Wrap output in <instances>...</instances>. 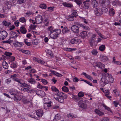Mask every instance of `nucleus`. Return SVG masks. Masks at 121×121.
I'll use <instances>...</instances> for the list:
<instances>
[{
    "label": "nucleus",
    "instance_id": "32",
    "mask_svg": "<svg viewBox=\"0 0 121 121\" xmlns=\"http://www.w3.org/2000/svg\"><path fill=\"white\" fill-rule=\"evenodd\" d=\"M96 66L99 68L104 67V65L100 62H98L96 63Z\"/></svg>",
    "mask_w": 121,
    "mask_h": 121
},
{
    "label": "nucleus",
    "instance_id": "14",
    "mask_svg": "<svg viewBox=\"0 0 121 121\" xmlns=\"http://www.w3.org/2000/svg\"><path fill=\"white\" fill-rule=\"evenodd\" d=\"M100 60L103 62H105L108 60L107 57L103 55H101L100 57Z\"/></svg>",
    "mask_w": 121,
    "mask_h": 121
},
{
    "label": "nucleus",
    "instance_id": "50",
    "mask_svg": "<svg viewBox=\"0 0 121 121\" xmlns=\"http://www.w3.org/2000/svg\"><path fill=\"white\" fill-rule=\"evenodd\" d=\"M15 57L13 56H9L8 58V60L10 61H13L15 59Z\"/></svg>",
    "mask_w": 121,
    "mask_h": 121
},
{
    "label": "nucleus",
    "instance_id": "19",
    "mask_svg": "<svg viewBox=\"0 0 121 121\" xmlns=\"http://www.w3.org/2000/svg\"><path fill=\"white\" fill-rule=\"evenodd\" d=\"M10 34L11 35L10 39L13 38L15 39L18 36V35L17 34L14 32L11 31L10 32Z\"/></svg>",
    "mask_w": 121,
    "mask_h": 121
},
{
    "label": "nucleus",
    "instance_id": "3",
    "mask_svg": "<svg viewBox=\"0 0 121 121\" xmlns=\"http://www.w3.org/2000/svg\"><path fill=\"white\" fill-rule=\"evenodd\" d=\"M91 1L90 0L85 1L83 2L82 4L83 8L85 9H88L89 8Z\"/></svg>",
    "mask_w": 121,
    "mask_h": 121
},
{
    "label": "nucleus",
    "instance_id": "34",
    "mask_svg": "<svg viewBox=\"0 0 121 121\" xmlns=\"http://www.w3.org/2000/svg\"><path fill=\"white\" fill-rule=\"evenodd\" d=\"M81 41L80 40L76 39H72L70 41V43L72 44H74L76 42Z\"/></svg>",
    "mask_w": 121,
    "mask_h": 121
},
{
    "label": "nucleus",
    "instance_id": "44",
    "mask_svg": "<svg viewBox=\"0 0 121 121\" xmlns=\"http://www.w3.org/2000/svg\"><path fill=\"white\" fill-rule=\"evenodd\" d=\"M63 5L65 6L66 7H69L70 8H71L72 7V4H70L66 2H64L63 3Z\"/></svg>",
    "mask_w": 121,
    "mask_h": 121
},
{
    "label": "nucleus",
    "instance_id": "4",
    "mask_svg": "<svg viewBox=\"0 0 121 121\" xmlns=\"http://www.w3.org/2000/svg\"><path fill=\"white\" fill-rule=\"evenodd\" d=\"M100 4L102 6H107L109 5L110 1L109 0H102Z\"/></svg>",
    "mask_w": 121,
    "mask_h": 121
},
{
    "label": "nucleus",
    "instance_id": "29",
    "mask_svg": "<svg viewBox=\"0 0 121 121\" xmlns=\"http://www.w3.org/2000/svg\"><path fill=\"white\" fill-rule=\"evenodd\" d=\"M67 117L69 118H73L77 117V116L75 115H74L72 113H70L67 115Z\"/></svg>",
    "mask_w": 121,
    "mask_h": 121
},
{
    "label": "nucleus",
    "instance_id": "21",
    "mask_svg": "<svg viewBox=\"0 0 121 121\" xmlns=\"http://www.w3.org/2000/svg\"><path fill=\"white\" fill-rule=\"evenodd\" d=\"M28 82L31 84H34L36 83V81L35 79L32 78H30L28 79L27 80Z\"/></svg>",
    "mask_w": 121,
    "mask_h": 121
},
{
    "label": "nucleus",
    "instance_id": "30",
    "mask_svg": "<svg viewBox=\"0 0 121 121\" xmlns=\"http://www.w3.org/2000/svg\"><path fill=\"white\" fill-rule=\"evenodd\" d=\"M87 32L86 31H82L80 34V36L83 38L87 36Z\"/></svg>",
    "mask_w": 121,
    "mask_h": 121
},
{
    "label": "nucleus",
    "instance_id": "10",
    "mask_svg": "<svg viewBox=\"0 0 121 121\" xmlns=\"http://www.w3.org/2000/svg\"><path fill=\"white\" fill-rule=\"evenodd\" d=\"M36 113L37 116L39 117H41L43 114V110L42 109H39L37 110Z\"/></svg>",
    "mask_w": 121,
    "mask_h": 121
},
{
    "label": "nucleus",
    "instance_id": "37",
    "mask_svg": "<svg viewBox=\"0 0 121 121\" xmlns=\"http://www.w3.org/2000/svg\"><path fill=\"white\" fill-rule=\"evenodd\" d=\"M107 77L109 79V82L111 83H112L113 82L114 79L112 78V76L111 75L108 74Z\"/></svg>",
    "mask_w": 121,
    "mask_h": 121
},
{
    "label": "nucleus",
    "instance_id": "11",
    "mask_svg": "<svg viewBox=\"0 0 121 121\" xmlns=\"http://www.w3.org/2000/svg\"><path fill=\"white\" fill-rule=\"evenodd\" d=\"M100 82L101 83L103 82V85L105 86V85L108 83L109 82L108 81L107 79L105 77H103L101 78Z\"/></svg>",
    "mask_w": 121,
    "mask_h": 121
},
{
    "label": "nucleus",
    "instance_id": "13",
    "mask_svg": "<svg viewBox=\"0 0 121 121\" xmlns=\"http://www.w3.org/2000/svg\"><path fill=\"white\" fill-rule=\"evenodd\" d=\"M71 30L74 32H78L79 30L78 27L75 25L73 26L71 28Z\"/></svg>",
    "mask_w": 121,
    "mask_h": 121
},
{
    "label": "nucleus",
    "instance_id": "45",
    "mask_svg": "<svg viewBox=\"0 0 121 121\" xmlns=\"http://www.w3.org/2000/svg\"><path fill=\"white\" fill-rule=\"evenodd\" d=\"M62 91L65 92H67L69 91L68 88L65 86H63L62 88Z\"/></svg>",
    "mask_w": 121,
    "mask_h": 121
},
{
    "label": "nucleus",
    "instance_id": "8",
    "mask_svg": "<svg viewBox=\"0 0 121 121\" xmlns=\"http://www.w3.org/2000/svg\"><path fill=\"white\" fill-rule=\"evenodd\" d=\"M94 11L96 15L99 16L102 15V12L101 8H95Z\"/></svg>",
    "mask_w": 121,
    "mask_h": 121
},
{
    "label": "nucleus",
    "instance_id": "51",
    "mask_svg": "<svg viewBox=\"0 0 121 121\" xmlns=\"http://www.w3.org/2000/svg\"><path fill=\"white\" fill-rule=\"evenodd\" d=\"M46 7V5L44 4H41L39 5V7L42 9H45Z\"/></svg>",
    "mask_w": 121,
    "mask_h": 121
},
{
    "label": "nucleus",
    "instance_id": "25",
    "mask_svg": "<svg viewBox=\"0 0 121 121\" xmlns=\"http://www.w3.org/2000/svg\"><path fill=\"white\" fill-rule=\"evenodd\" d=\"M76 24L79 26L80 27H82L83 28L86 30H88L89 29V28L87 26H85L82 24H79L78 22H76Z\"/></svg>",
    "mask_w": 121,
    "mask_h": 121
},
{
    "label": "nucleus",
    "instance_id": "24",
    "mask_svg": "<svg viewBox=\"0 0 121 121\" xmlns=\"http://www.w3.org/2000/svg\"><path fill=\"white\" fill-rule=\"evenodd\" d=\"M3 25L8 27H10L11 26V23L9 22H8L5 21H4L2 22Z\"/></svg>",
    "mask_w": 121,
    "mask_h": 121
},
{
    "label": "nucleus",
    "instance_id": "56",
    "mask_svg": "<svg viewBox=\"0 0 121 121\" xmlns=\"http://www.w3.org/2000/svg\"><path fill=\"white\" fill-rule=\"evenodd\" d=\"M20 21L22 23L25 22H26V20L24 17L20 18Z\"/></svg>",
    "mask_w": 121,
    "mask_h": 121
},
{
    "label": "nucleus",
    "instance_id": "31",
    "mask_svg": "<svg viewBox=\"0 0 121 121\" xmlns=\"http://www.w3.org/2000/svg\"><path fill=\"white\" fill-rule=\"evenodd\" d=\"M109 14L111 16H112L115 14L114 10L113 8H111L109 11Z\"/></svg>",
    "mask_w": 121,
    "mask_h": 121
},
{
    "label": "nucleus",
    "instance_id": "48",
    "mask_svg": "<svg viewBox=\"0 0 121 121\" xmlns=\"http://www.w3.org/2000/svg\"><path fill=\"white\" fill-rule=\"evenodd\" d=\"M90 43L91 46H93V44L95 42V39L92 38H91L90 40Z\"/></svg>",
    "mask_w": 121,
    "mask_h": 121
},
{
    "label": "nucleus",
    "instance_id": "28",
    "mask_svg": "<svg viewBox=\"0 0 121 121\" xmlns=\"http://www.w3.org/2000/svg\"><path fill=\"white\" fill-rule=\"evenodd\" d=\"M74 17L72 14H71L66 17V19L69 21H72L74 20L73 18Z\"/></svg>",
    "mask_w": 121,
    "mask_h": 121
},
{
    "label": "nucleus",
    "instance_id": "22",
    "mask_svg": "<svg viewBox=\"0 0 121 121\" xmlns=\"http://www.w3.org/2000/svg\"><path fill=\"white\" fill-rule=\"evenodd\" d=\"M20 30L22 34H25L27 32V30L26 28L24 26L21 27L20 28Z\"/></svg>",
    "mask_w": 121,
    "mask_h": 121
},
{
    "label": "nucleus",
    "instance_id": "17",
    "mask_svg": "<svg viewBox=\"0 0 121 121\" xmlns=\"http://www.w3.org/2000/svg\"><path fill=\"white\" fill-rule=\"evenodd\" d=\"M9 92L11 95H14V96L17 93V90L14 89L10 90Z\"/></svg>",
    "mask_w": 121,
    "mask_h": 121
},
{
    "label": "nucleus",
    "instance_id": "33",
    "mask_svg": "<svg viewBox=\"0 0 121 121\" xmlns=\"http://www.w3.org/2000/svg\"><path fill=\"white\" fill-rule=\"evenodd\" d=\"M2 65L3 67L5 69H7L8 67V64L5 61H3L2 63Z\"/></svg>",
    "mask_w": 121,
    "mask_h": 121
},
{
    "label": "nucleus",
    "instance_id": "58",
    "mask_svg": "<svg viewBox=\"0 0 121 121\" xmlns=\"http://www.w3.org/2000/svg\"><path fill=\"white\" fill-rule=\"evenodd\" d=\"M51 89L52 91L56 92L57 91H58V89L55 86H52L51 88Z\"/></svg>",
    "mask_w": 121,
    "mask_h": 121
},
{
    "label": "nucleus",
    "instance_id": "63",
    "mask_svg": "<svg viewBox=\"0 0 121 121\" xmlns=\"http://www.w3.org/2000/svg\"><path fill=\"white\" fill-rule=\"evenodd\" d=\"M32 43L34 45H36L38 43L37 39H35L33 41Z\"/></svg>",
    "mask_w": 121,
    "mask_h": 121
},
{
    "label": "nucleus",
    "instance_id": "23",
    "mask_svg": "<svg viewBox=\"0 0 121 121\" xmlns=\"http://www.w3.org/2000/svg\"><path fill=\"white\" fill-rule=\"evenodd\" d=\"M81 75L84 76L86 78L89 79L91 80H92L93 79L92 78L91 76L85 73H82Z\"/></svg>",
    "mask_w": 121,
    "mask_h": 121
},
{
    "label": "nucleus",
    "instance_id": "42",
    "mask_svg": "<svg viewBox=\"0 0 121 121\" xmlns=\"http://www.w3.org/2000/svg\"><path fill=\"white\" fill-rule=\"evenodd\" d=\"M54 31L57 37L58 35L60 34L61 32V30L60 29H56L54 30Z\"/></svg>",
    "mask_w": 121,
    "mask_h": 121
},
{
    "label": "nucleus",
    "instance_id": "16",
    "mask_svg": "<svg viewBox=\"0 0 121 121\" xmlns=\"http://www.w3.org/2000/svg\"><path fill=\"white\" fill-rule=\"evenodd\" d=\"M91 5L93 8H95L98 5V2L96 0H94L92 2Z\"/></svg>",
    "mask_w": 121,
    "mask_h": 121
},
{
    "label": "nucleus",
    "instance_id": "35",
    "mask_svg": "<svg viewBox=\"0 0 121 121\" xmlns=\"http://www.w3.org/2000/svg\"><path fill=\"white\" fill-rule=\"evenodd\" d=\"M104 92L105 95L109 99L111 98V96L108 95H109L110 94L109 91V90H105Z\"/></svg>",
    "mask_w": 121,
    "mask_h": 121
},
{
    "label": "nucleus",
    "instance_id": "9",
    "mask_svg": "<svg viewBox=\"0 0 121 121\" xmlns=\"http://www.w3.org/2000/svg\"><path fill=\"white\" fill-rule=\"evenodd\" d=\"M52 103V102L50 101L49 102L45 103L44 104V109H48L50 107H51V104Z\"/></svg>",
    "mask_w": 121,
    "mask_h": 121
},
{
    "label": "nucleus",
    "instance_id": "6",
    "mask_svg": "<svg viewBox=\"0 0 121 121\" xmlns=\"http://www.w3.org/2000/svg\"><path fill=\"white\" fill-rule=\"evenodd\" d=\"M23 103L25 104H29V106L32 105V102L27 100V98L25 97H23L22 99Z\"/></svg>",
    "mask_w": 121,
    "mask_h": 121
},
{
    "label": "nucleus",
    "instance_id": "47",
    "mask_svg": "<svg viewBox=\"0 0 121 121\" xmlns=\"http://www.w3.org/2000/svg\"><path fill=\"white\" fill-rule=\"evenodd\" d=\"M22 52L26 54L29 55L30 53V52L28 50H21Z\"/></svg>",
    "mask_w": 121,
    "mask_h": 121
},
{
    "label": "nucleus",
    "instance_id": "12",
    "mask_svg": "<svg viewBox=\"0 0 121 121\" xmlns=\"http://www.w3.org/2000/svg\"><path fill=\"white\" fill-rule=\"evenodd\" d=\"M22 96L20 94H18L17 95H15L14 96V100L16 101H20L22 99Z\"/></svg>",
    "mask_w": 121,
    "mask_h": 121
},
{
    "label": "nucleus",
    "instance_id": "15",
    "mask_svg": "<svg viewBox=\"0 0 121 121\" xmlns=\"http://www.w3.org/2000/svg\"><path fill=\"white\" fill-rule=\"evenodd\" d=\"M78 104L80 107L84 109L86 108L87 107L86 104L85 103H82L81 101L78 102Z\"/></svg>",
    "mask_w": 121,
    "mask_h": 121
},
{
    "label": "nucleus",
    "instance_id": "5",
    "mask_svg": "<svg viewBox=\"0 0 121 121\" xmlns=\"http://www.w3.org/2000/svg\"><path fill=\"white\" fill-rule=\"evenodd\" d=\"M43 19L42 17L39 15L36 16L35 18V21H36V24H39L41 23L42 22Z\"/></svg>",
    "mask_w": 121,
    "mask_h": 121
},
{
    "label": "nucleus",
    "instance_id": "61",
    "mask_svg": "<svg viewBox=\"0 0 121 121\" xmlns=\"http://www.w3.org/2000/svg\"><path fill=\"white\" fill-rule=\"evenodd\" d=\"M4 54L9 57V56H10L12 55V54L11 52H6L4 53Z\"/></svg>",
    "mask_w": 121,
    "mask_h": 121
},
{
    "label": "nucleus",
    "instance_id": "55",
    "mask_svg": "<svg viewBox=\"0 0 121 121\" xmlns=\"http://www.w3.org/2000/svg\"><path fill=\"white\" fill-rule=\"evenodd\" d=\"M78 95L79 97H81L83 96L84 95L83 92L82 91L79 92L78 93Z\"/></svg>",
    "mask_w": 121,
    "mask_h": 121
},
{
    "label": "nucleus",
    "instance_id": "40",
    "mask_svg": "<svg viewBox=\"0 0 121 121\" xmlns=\"http://www.w3.org/2000/svg\"><path fill=\"white\" fill-rule=\"evenodd\" d=\"M91 53L93 55L96 56L98 53V52L96 49H94L92 51Z\"/></svg>",
    "mask_w": 121,
    "mask_h": 121
},
{
    "label": "nucleus",
    "instance_id": "39",
    "mask_svg": "<svg viewBox=\"0 0 121 121\" xmlns=\"http://www.w3.org/2000/svg\"><path fill=\"white\" fill-rule=\"evenodd\" d=\"M62 32L63 34H65L69 32V30L66 27H65L63 29Z\"/></svg>",
    "mask_w": 121,
    "mask_h": 121
},
{
    "label": "nucleus",
    "instance_id": "20",
    "mask_svg": "<svg viewBox=\"0 0 121 121\" xmlns=\"http://www.w3.org/2000/svg\"><path fill=\"white\" fill-rule=\"evenodd\" d=\"M49 36L51 38L53 39H56L57 37L54 31L50 32L49 34Z\"/></svg>",
    "mask_w": 121,
    "mask_h": 121
},
{
    "label": "nucleus",
    "instance_id": "36",
    "mask_svg": "<svg viewBox=\"0 0 121 121\" xmlns=\"http://www.w3.org/2000/svg\"><path fill=\"white\" fill-rule=\"evenodd\" d=\"M22 45V43L16 42L14 44V46L16 47H21Z\"/></svg>",
    "mask_w": 121,
    "mask_h": 121
},
{
    "label": "nucleus",
    "instance_id": "57",
    "mask_svg": "<svg viewBox=\"0 0 121 121\" xmlns=\"http://www.w3.org/2000/svg\"><path fill=\"white\" fill-rule=\"evenodd\" d=\"M66 40L63 38H62L61 39V44H64L66 41Z\"/></svg>",
    "mask_w": 121,
    "mask_h": 121
},
{
    "label": "nucleus",
    "instance_id": "59",
    "mask_svg": "<svg viewBox=\"0 0 121 121\" xmlns=\"http://www.w3.org/2000/svg\"><path fill=\"white\" fill-rule=\"evenodd\" d=\"M81 81H84L85 82H86V83L88 84V85H89L90 86H92V85L91 83V82H89V81L87 80H84V79H82V80H81Z\"/></svg>",
    "mask_w": 121,
    "mask_h": 121
},
{
    "label": "nucleus",
    "instance_id": "46",
    "mask_svg": "<svg viewBox=\"0 0 121 121\" xmlns=\"http://www.w3.org/2000/svg\"><path fill=\"white\" fill-rule=\"evenodd\" d=\"M72 14L74 17H76L78 15L77 11L76 10H73Z\"/></svg>",
    "mask_w": 121,
    "mask_h": 121
},
{
    "label": "nucleus",
    "instance_id": "1",
    "mask_svg": "<svg viewBox=\"0 0 121 121\" xmlns=\"http://www.w3.org/2000/svg\"><path fill=\"white\" fill-rule=\"evenodd\" d=\"M17 75L14 74L11 75L10 78H12V79L16 82H18L20 84V86L22 87H29L30 86L25 83V81L23 80L16 78Z\"/></svg>",
    "mask_w": 121,
    "mask_h": 121
},
{
    "label": "nucleus",
    "instance_id": "62",
    "mask_svg": "<svg viewBox=\"0 0 121 121\" xmlns=\"http://www.w3.org/2000/svg\"><path fill=\"white\" fill-rule=\"evenodd\" d=\"M48 21L47 19H45L44 21V23L45 25L46 26H48Z\"/></svg>",
    "mask_w": 121,
    "mask_h": 121
},
{
    "label": "nucleus",
    "instance_id": "43",
    "mask_svg": "<svg viewBox=\"0 0 121 121\" xmlns=\"http://www.w3.org/2000/svg\"><path fill=\"white\" fill-rule=\"evenodd\" d=\"M101 11L102 12V14L103 13H107L108 11L107 9L105 7H103L101 8Z\"/></svg>",
    "mask_w": 121,
    "mask_h": 121
},
{
    "label": "nucleus",
    "instance_id": "64",
    "mask_svg": "<svg viewBox=\"0 0 121 121\" xmlns=\"http://www.w3.org/2000/svg\"><path fill=\"white\" fill-rule=\"evenodd\" d=\"M48 30L49 31H50V32L54 31L53 27L52 26H50L48 27Z\"/></svg>",
    "mask_w": 121,
    "mask_h": 121
},
{
    "label": "nucleus",
    "instance_id": "26",
    "mask_svg": "<svg viewBox=\"0 0 121 121\" xmlns=\"http://www.w3.org/2000/svg\"><path fill=\"white\" fill-rule=\"evenodd\" d=\"M95 112L96 114L99 116H102L104 115V114L103 112L97 109H96L95 110Z\"/></svg>",
    "mask_w": 121,
    "mask_h": 121
},
{
    "label": "nucleus",
    "instance_id": "41",
    "mask_svg": "<svg viewBox=\"0 0 121 121\" xmlns=\"http://www.w3.org/2000/svg\"><path fill=\"white\" fill-rule=\"evenodd\" d=\"M51 72L53 74L56 75L57 76L59 77H61L62 76V75L54 71H51Z\"/></svg>",
    "mask_w": 121,
    "mask_h": 121
},
{
    "label": "nucleus",
    "instance_id": "53",
    "mask_svg": "<svg viewBox=\"0 0 121 121\" xmlns=\"http://www.w3.org/2000/svg\"><path fill=\"white\" fill-rule=\"evenodd\" d=\"M60 118V115L57 114L56 115L54 119V120L55 121H56L59 119Z\"/></svg>",
    "mask_w": 121,
    "mask_h": 121
},
{
    "label": "nucleus",
    "instance_id": "52",
    "mask_svg": "<svg viewBox=\"0 0 121 121\" xmlns=\"http://www.w3.org/2000/svg\"><path fill=\"white\" fill-rule=\"evenodd\" d=\"M12 82L11 79L9 78H8L5 80V83H6L7 84H9V83H10Z\"/></svg>",
    "mask_w": 121,
    "mask_h": 121
},
{
    "label": "nucleus",
    "instance_id": "54",
    "mask_svg": "<svg viewBox=\"0 0 121 121\" xmlns=\"http://www.w3.org/2000/svg\"><path fill=\"white\" fill-rule=\"evenodd\" d=\"M17 66V63L15 62L12 63L11 65V67L12 68H15Z\"/></svg>",
    "mask_w": 121,
    "mask_h": 121
},
{
    "label": "nucleus",
    "instance_id": "27",
    "mask_svg": "<svg viewBox=\"0 0 121 121\" xmlns=\"http://www.w3.org/2000/svg\"><path fill=\"white\" fill-rule=\"evenodd\" d=\"M5 4L6 7L7 9H10L11 6L10 3L8 1H5Z\"/></svg>",
    "mask_w": 121,
    "mask_h": 121
},
{
    "label": "nucleus",
    "instance_id": "49",
    "mask_svg": "<svg viewBox=\"0 0 121 121\" xmlns=\"http://www.w3.org/2000/svg\"><path fill=\"white\" fill-rule=\"evenodd\" d=\"M103 106L104 107L105 109L109 111L110 112H112V111H111V109L109 107H108L105 105L104 104L103 105Z\"/></svg>",
    "mask_w": 121,
    "mask_h": 121
},
{
    "label": "nucleus",
    "instance_id": "60",
    "mask_svg": "<svg viewBox=\"0 0 121 121\" xmlns=\"http://www.w3.org/2000/svg\"><path fill=\"white\" fill-rule=\"evenodd\" d=\"M82 0H75V2L78 4H81L82 2Z\"/></svg>",
    "mask_w": 121,
    "mask_h": 121
},
{
    "label": "nucleus",
    "instance_id": "38",
    "mask_svg": "<svg viewBox=\"0 0 121 121\" xmlns=\"http://www.w3.org/2000/svg\"><path fill=\"white\" fill-rule=\"evenodd\" d=\"M105 49V46L104 45H102L100 46L99 48V49L100 51L103 52L104 51Z\"/></svg>",
    "mask_w": 121,
    "mask_h": 121
},
{
    "label": "nucleus",
    "instance_id": "7",
    "mask_svg": "<svg viewBox=\"0 0 121 121\" xmlns=\"http://www.w3.org/2000/svg\"><path fill=\"white\" fill-rule=\"evenodd\" d=\"M56 97H63V98L66 99L67 98V96L64 93L62 92H58L57 94L56 95Z\"/></svg>",
    "mask_w": 121,
    "mask_h": 121
},
{
    "label": "nucleus",
    "instance_id": "2",
    "mask_svg": "<svg viewBox=\"0 0 121 121\" xmlns=\"http://www.w3.org/2000/svg\"><path fill=\"white\" fill-rule=\"evenodd\" d=\"M8 33L5 30L0 31V40L4 39L7 36Z\"/></svg>",
    "mask_w": 121,
    "mask_h": 121
},
{
    "label": "nucleus",
    "instance_id": "18",
    "mask_svg": "<svg viewBox=\"0 0 121 121\" xmlns=\"http://www.w3.org/2000/svg\"><path fill=\"white\" fill-rule=\"evenodd\" d=\"M54 98L56 100L60 103H63L64 101V99L63 97H56V96H55Z\"/></svg>",
    "mask_w": 121,
    "mask_h": 121
}]
</instances>
